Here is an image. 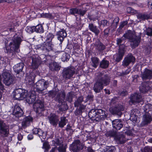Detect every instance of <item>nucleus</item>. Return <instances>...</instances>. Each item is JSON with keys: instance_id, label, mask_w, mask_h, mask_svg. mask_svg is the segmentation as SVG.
Returning a JSON list of instances; mask_svg holds the SVG:
<instances>
[{"instance_id": "1", "label": "nucleus", "mask_w": 152, "mask_h": 152, "mask_svg": "<svg viewBox=\"0 0 152 152\" xmlns=\"http://www.w3.org/2000/svg\"><path fill=\"white\" fill-rule=\"evenodd\" d=\"M96 79L93 87V90L96 93L100 92L104 86L109 85L110 82V77L108 75L102 72L98 74Z\"/></svg>"}, {"instance_id": "2", "label": "nucleus", "mask_w": 152, "mask_h": 152, "mask_svg": "<svg viewBox=\"0 0 152 152\" xmlns=\"http://www.w3.org/2000/svg\"><path fill=\"white\" fill-rule=\"evenodd\" d=\"M22 41L20 36L17 35H14L11 40L5 42V46L4 48L6 53L10 52L11 51L18 53L20 51L19 48Z\"/></svg>"}, {"instance_id": "3", "label": "nucleus", "mask_w": 152, "mask_h": 152, "mask_svg": "<svg viewBox=\"0 0 152 152\" xmlns=\"http://www.w3.org/2000/svg\"><path fill=\"white\" fill-rule=\"evenodd\" d=\"M126 39H128L130 42V45L132 48H134L137 47L140 42V37L136 36L135 34L131 31H129L124 34L122 38L117 39V45H121L123 40Z\"/></svg>"}, {"instance_id": "4", "label": "nucleus", "mask_w": 152, "mask_h": 152, "mask_svg": "<svg viewBox=\"0 0 152 152\" xmlns=\"http://www.w3.org/2000/svg\"><path fill=\"white\" fill-rule=\"evenodd\" d=\"M49 95L50 97L53 98L56 97V100L58 101L59 103L62 104L64 102V98L65 94L63 91L59 92V91L53 90L49 92Z\"/></svg>"}, {"instance_id": "5", "label": "nucleus", "mask_w": 152, "mask_h": 152, "mask_svg": "<svg viewBox=\"0 0 152 152\" xmlns=\"http://www.w3.org/2000/svg\"><path fill=\"white\" fill-rule=\"evenodd\" d=\"M47 57L46 55L42 54L40 55V56H37L35 58H33L32 64L33 68L34 69H36L41 63V62H46L47 60Z\"/></svg>"}, {"instance_id": "6", "label": "nucleus", "mask_w": 152, "mask_h": 152, "mask_svg": "<svg viewBox=\"0 0 152 152\" xmlns=\"http://www.w3.org/2000/svg\"><path fill=\"white\" fill-rule=\"evenodd\" d=\"M148 113L143 115V116L142 124L143 126L150 124L152 121V118L151 115H152V106H150L148 107V110L146 109V112Z\"/></svg>"}, {"instance_id": "7", "label": "nucleus", "mask_w": 152, "mask_h": 152, "mask_svg": "<svg viewBox=\"0 0 152 152\" xmlns=\"http://www.w3.org/2000/svg\"><path fill=\"white\" fill-rule=\"evenodd\" d=\"M48 83L44 80H38L34 86V88L39 93H42V91L47 88Z\"/></svg>"}, {"instance_id": "8", "label": "nucleus", "mask_w": 152, "mask_h": 152, "mask_svg": "<svg viewBox=\"0 0 152 152\" xmlns=\"http://www.w3.org/2000/svg\"><path fill=\"white\" fill-rule=\"evenodd\" d=\"M75 73V69L74 68L70 67L65 68L63 70L62 76L66 80L69 79L73 77Z\"/></svg>"}, {"instance_id": "9", "label": "nucleus", "mask_w": 152, "mask_h": 152, "mask_svg": "<svg viewBox=\"0 0 152 152\" xmlns=\"http://www.w3.org/2000/svg\"><path fill=\"white\" fill-rule=\"evenodd\" d=\"M24 90L21 88L17 89L15 90L13 98L18 100H22L26 97V92Z\"/></svg>"}, {"instance_id": "10", "label": "nucleus", "mask_w": 152, "mask_h": 152, "mask_svg": "<svg viewBox=\"0 0 152 152\" xmlns=\"http://www.w3.org/2000/svg\"><path fill=\"white\" fill-rule=\"evenodd\" d=\"M126 46L124 45H121L119 47L118 53L116 54L113 56V58L117 62H119L122 58L125 52Z\"/></svg>"}, {"instance_id": "11", "label": "nucleus", "mask_w": 152, "mask_h": 152, "mask_svg": "<svg viewBox=\"0 0 152 152\" xmlns=\"http://www.w3.org/2000/svg\"><path fill=\"white\" fill-rule=\"evenodd\" d=\"M33 107L34 110L37 113H40L44 110L43 103L40 100H37L34 103Z\"/></svg>"}, {"instance_id": "12", "label": "nucleus", "mask_w": 152, "mask_h": 152, "mask_svg": "<svg viewBox=\"0 0 152 152\" xmlns=\"http://www.w3.org/2000/svg\"><path fill=\"white\" fill-rule=\"evenodd\" d=\"M130 103L134 104L142 102L143 99L142 96L139 93H134L131 95L130 97Z\"/></svg>"}, {"instance_id": "13", "label": "nucleus", "mask_w": 152, "mask_h": 152, "mask_svg": "<svg viewBox=\"0 0 152 152\" xmlns=\"http://www.w3.org/2000/svg\"><path fill=\"white\" fill-rule=\"evenodd\" d=\"M27 102L29 104H31L34 102L37 98V95L35 92L31 91L27 96V93L26 94V97H25Z\"/></svg>"}, {"instance_id": "14", "label": "nucleus", "mask_w": 152, "mask_h": 152, "mask_svg": "<svg viewBox=\"0 0 152 152\" xmlns=\"http://www.w3.org/2000/svg\"><path fill=\"white\" fill-rule=\"evenodd\" d=\"M23 112V110L20 108L19 104H16L13 110L12 114L17 117H19L22 116Z\"/></svg>"}, {"instance_id": "15", "label": "nucleus", "mask_w": 152, "mask_h": 152, "mask_svg": "<svg viewBox=\"0 0 152 152\" xmlns=\"http://www.w3.org/2000/svg\"><path fill=\"white\" fill-rule=\"evenodd\" d=\"M124 108L123 106L118 105L117 107L110 109V112L113 114H116L119 116H121L122 115L121 111H123Z\"/></svg>"}, {"instance_id": "16", "label": "nucleus", "mask_w": 152, "mask_h": 152, "mask_svg": "<svg viewBox=\"0 0 152 152\" xmlns=\"http://www.w3.org/2000/svg\"><path fill=\"white\" fill-rule=\"evenodd\" d=\"M135 61L134 57L131 54H129L128 56L125 58L123 62L122 65L124 66H127L131 62L133 63Z\"/></svg>"}, {"instance_id": "17", "label": "nucleus", "mask_w": 152, "mask_h": 152, "mask_svg": "<svg viewBox=\"0 0 152 152\" xmlns=\"http://www.w3.org/2000/svg\"><path fill=\"white\" fill-rule=\"evenodd\" d=\"M53 44L52 42L45 41L41 45V48L43 50L49 51L53 50Z\"/></svg>"}, {"instance_id": "18", "label": "nucleus", "mask_w": 152, "mask_h": 152, "mask_svg": "<svg viewBox=\"0 0 152 152\" xmlns=\"http://www.w3.org/2000/svg\"><path fill=\"white\" fill-rule=\"evenodd\" d=\"M49 122L53 126H56L59 121L58 116L54 113H52L48 116Z\"/></svg>"}, {"instance_id": "19", "label": "nucleus", "mask_w": 152, "mask_h": 152, "mask_svg": "<svg viewBox=\"0 0 152 152\" xmlns=\"http://www.w3.org/2000/svg\"><path fill=\"white\" fill-rule=\"evenodd\" d=\"M141 77L143 80L151 79L152 78V71L145 69L142 73Z\"/></svg>"}, {"instance_id": "20", "label": "nucleus", "mask_w": 152, "mask_h": 152, "mask_svg": "<svg viewBox=\"0 0 152 152\" xmlns=\"http://www.w3.org/2000/svg\"><path fill=\"white\" fill-rule=\"evenodd\" d=\"M70 149L74 152H77L81 149V145L78 140H75L70 146Z\"/></svg>"}, {"instance_id": "21", "label": "nucleus", "mask_w": 152, "mask_h": 152, "mask_svg": "<svg viewBox=\"0 0 152 152\" xmlns=\"http://www.w3.org/2000/svg\"><path fill=\"white\" fill-rule=\"evenodd\" d=\"M33 118L29 116L24 118L22 122V126L23 128H26L29 126L32 122Z\"/></svg>"}, {"instance_id": "22", "label": "nucleus", "mask_w": 152, "mask_h": 152, "mask_svg": "<svg viewBox=\"0 0 152 152\" xmlns=\"http://www.w3.org/2000/svg\"><path fill=\"white\" fill-rule=\"evenodd\" d=\"M89 117L93 120H95L97 121L103 120L99 115L98 114L97 111L96 112L95 111H93L92 112H90L89 113Z\"/></svg>"}, {"instance_id": "23", "label": "nucleus", "mask_w": 152, "mask_h": 152, "mask_svg": "<svg viewBox=\"0 0 152 152\" xmlns=\"http://www.w3.org/2000/svg\"><path fill=\"white\" fill-rule=\"evenodd\" d=\"M113 126L117 130H119L123 126L122 122L119 119H115L112 121Z\"/></svg>"}, {"instance_id": "24", "label": "nucleus", "mask_w": 152, "mask_h": 152, "mask_svg": "<svg viewBox=\"0 0 152 152\" xmlns=\"http://www.w3.org/2000/svg\"><path fill=\"white\" fill-rule=\"evenodd\" d=\"M57 35L58 36V39L61 43L66 36L67 34L65 30L62 29L57 32Z\"/></svg>"}, {"instance_id": "25", "label": "nucleus", "mask_w": 152, "mask_h": 152, "mask_svg": "<svg viewBox=\"0 0 152 152\" xmlns=\"http://www.w3.org/2000/svg\"><path fill=\"white\" fill-rule=\"evenodd\" d=\"M24 66V64L23 63H20L15 65L13 67L14 71L18 74L22 71Z\"/></svg>"}, {"instance_id": "26", "label": "nucleus", "mask_w": 152, "mask_h": 152, "mask_svg": "<svg viewBox=\"0 0 152 152\" xmlns=\"http://www.w3.org/2000/svg\"><path fill=\"white\" fill-rule=\"evenodd\" d=\"M114 139L118 143L121 144L124 143L126 141L125 138L122 134L115 135Z\"/></svg>"}, {"instance_id": "27", "label": "nucleus", "mask_w": 152, "mask_h": 152, "mask_svg": "<svg viewBox=\"0 0 152 152\" xmlns=\"http://www.w3.org/2000/svg\"><path fill=\"white\" fill-rule=\"evenodd\" d=\"M0 129L2 132L7 133L9 131V127L2 120H0Z\"/></svg>"}, {"instance_id": "28", "label": "nucleus", "mask_w": 152, "mask_h": 152, "mask_svg": "<svg viewBox=\"0 0 152 152\" xmlns=\"http://www.w3.org/2000/svg\"><path fill=\"white\" fill-rule=\"evenodd\" d=\"M149 90L150 87L147 83H142L140 87V90L142 93L146 92Z\"/></svg>"}, {"instance_id": "29", "label": "nucleus", "mask_w": 152, "mask_h": 152, "mask_svg": "<svg viewBox=\"0 0 152 152\" xmlns=\"http://www.w3.org/2000/svg\"><path fill=\"white\" fill-rule=\"evenodd\" d=\"M88 28L90 30L94 33L96 36L98 35L100 32L99 30L97 28V27L92 23L89 24Z\"/></svg>"}, {"instance_id": "30", "label": "nucleus", "mask_w": 152, "mask_h": 152, "mask_svg": "<svg viewBox=\"0 0 152 152\" xmlns=\"http://www.w3.org/2000/svg\"><path fill=\"white\" fill-rule=\"evenodd\" d=\"M91 64L92 66L96 68L99 65V59L96 57L91 58Z\"/></svg>"}, {"instance_id": "31", "label": "nucleus", "mask_w": 152, "mask_h": 152, "mask_svg": "<svg viewBox=\"0 0 152 152\" xmlns=\"http://www.w3.org/2000/svg\"><path fill=\"white\" fill-rule=\"evenodd\" d=\"M49 68L52 71L58 70L60 69L59 65L56 62H53L50 64Z\"/></svg>"}, {"instance_id": "32", "label": "nucleus", "mask_w": 152, "mask_h": 152, "mask_svg": "<svg viewBox=\"0 0 152 152\" xmlns=\"http://www.w3.org/2000/svg\"><path fill=\"white\" fill-rule=\"evenodd\" d=\"M95 45L97 49L100 51H102L105 49V46L99 41L96 42Z\"/></svg>"}, {"instance_id": "33", "label": "nucleus", "mask_w": 152, "mask_h": 152, "mask_svg": "<svg viewBox=\"0 0 152 152\" xmlns=\"http://www.w3.org/2000/svg\"><path fill=\"white\" fill-rule=\"evenodd\" d=\"M2 75L3 80L13 77L11 74L10 72L7 70H3Z\"/></svg>"}, {"instance_id": "34", "label": "nucleus", "mask_w": 152, "mask_h": 152, "mask_svg": "<svg viewBox=\"0 0 152 152\" xmlns=\"http://www.w3.org/2000/svg\"><path fill=\"white\" fill-rule=\"evenodd\" d=\"M67 122L68 120L65 117H61L58 124L59 126V127L62 128L66 125Z\"/></svg>"}, {"instance_id": "35", "label": "nucleus", "mask_w": 152, "mask_h": 152, "mask_svg": "<svg viewBox=\"0 0 152 152\" xmlns=\"http://www.w3.org/2000/svg\"><path fill=\"white\" fill-rule=\"evenodd\" d=\"M109 65V61L104 59L100 62V66L101 68L105 69L108 67Z\"/></svg>"}, {"instance_id": "36", "label": "nucleus", "mask_w": 152, "mask_h": 152, "mask_svg": "<svg viewBox=\"0 0 152 152\" xmlns=\"http://www.w3.org/2000/svg\"><path fill=\"white\" fill-rule=\"evenodd\" d=\"M119 20V18L118 17H116L113 20L111 26L113 30L117 28Z\"/></svg>"}, {"instance_id": "37", "label": "nucleus", "mask_w": 152, "mask_h": 152, "mask_svg": "<svg viewBox=\"0 0 152 152\" xmlns=\"http://www.w3.org/2000/svg\"><path fill=\"white\" fill-rule=\"evenodd\" d=\"M34 31L37 33H42L44 31V29L42 25L39 24L34 26Z\"/></svg>"}, {"instance_id": "38", "label": "nucleus", "mask_w": 152, "mask_h": 152, "mask_svg": "<svg viewBox=\"0 0 152 152\" xmlns=\"http://www.w3.org/2000/svg\"><path fill=\"white\" fill-rule=\"evenodd\" d=\"M14 78L13 77L3 80L4 83L6 85L9 86L13 83Z\"/></svg>"}, {"instance_id": "39", "label": "nucleus", "mask_w": 152, "mask_h": 152, "mask_svg": "<svg viewBox=\"0 0 152 152\" xmlns=\"http://www.w3.org/2000/svg\"><path fill=\"white\" fill-rule=\"evenodd\" d=\"M83 96L79 97L74 102V104L75 107H78L81 104V102L83 101Z\"/></svg>"}, {"instance_id": "40", "label": "nucleus", "mask_w": 152, "mask_h": 152, "mask_svg": "<svg viewBox=\"0 0 152 152\" xmlns=\"http://www.w3.org/2000/svg\"><path fill=\"white\" fill-rule=\"evenodd\" d=\"M98 114L99 115L100 117L102 118V120H104L106 118L107 115L105 113V112L102 109L98 110L97 111Z\"/></svg>"}, {"instance_id": "41", "label": "nucleus", "mask_w": 152, "mask_h": 152, "mask_svg": "<svg viewBox=\"0 0 152 152\" xmlns=\"http://www.w3.org/2000/svg\"><path fill=\"white\" fill-rule=\"evenodd\" d=\"M115 148L114 146L106 147L102 152H115Z\"/></svg>"}, {"instance_id": "42", "label": "nucleus", "mask_w": 152, "mask_h": 152, "mask_svg": "<svg viewBox=\"0 0 152 152\" xmlns=\"http://www.w3.org/2000/svg\"><path fill=\"white\" fill-rule=\"evenodd\" d=\"M137 17L139 19H148L149 18V16L148 15L141 13L137 15Z\"/></svg>"}, {"instance_id": "43", "label": "nucleus", "mask_w": 152, "mask_h": 152, "mask_svg": "<svg viewBox=\"0 0 152 152\" xmlns=\"http://www.w3.org/2000/svg\"><path fill=\"white\" fill-rule=\"evenodd\" d=\"M79 106V108L76 110V112L77 114H80L82 113V111L84 110L86 108V106L83 104H80Z\"/></svg>"}, {"instance_id": "44", "label": "nucleus", "mask_w": 152, "mask_h": 152, "mask_svg": "<svg viewBox=\"0 0 152 152\" xmlns=\"http://www.w3.org/2000/svg\"><path fill=\"white\" fill-rule=\"evenodd\" d=\"M69 58V55L66 53H64L61 57V60L64 62L67 61Z\"/></svg>"}, {"instance_id": "45", "label": "nucleus", "mask_w": 152, "mask_h": 152, "mask_svg": "<svg viewBox=\"0 0 152 152\" xmlns=\"http://www.w3.org/2000/svg\"><path fill=\"white\" fill-rule=\"evenodd\" d=\"M25 31L28 33H31L34 31V26H27L25 28Z\"/></svg>"}, {"instance_id": "46", "label": "nucleus", "mask_w": 152, "mask_h": 152, "mask_svg": "<svg viewBox=\"0 0 152 152\" xmlns=\"http://www.w3.org/2000/svg\"><path fill=\"white\" fill-rule=\"evenodd\" d=\"M54 36L52 33H49L46 37V41L52 42V39L54 38Z\"/></svg>"}, {"instance_id": "47", "label": "nucleus", "mask_w": 152, "mask_h": 152, "mask_svg": "<svg viewBox=\"0 0 152 152\" xmlns=\"http://www.w3.org/2000/svg\"><path fill=\"white\" fill-rule=\"evenodd\" d=\"M78 9L76 8H72L69 10V13L71 14L75 15V14H78Z\"/></svg>"}, {"instance_id": "48", "label": "nucleus", "mask_w": 152, "mask_h": 152, "mask_svg": "<svg viewBox=\"0 0 152 152\" xmlns=\"http://www.w3.org/2000/svg\"><path fill=\"white\" fill-rule=\"evenodd\" d=\"M44 18H52V15L49 13H43L41 15Z\"/></svg>"}, {"instance_id": "49", "label": "nucleus", "mask_w": 152, "mask_h": 152, "mask_svg": "<svg viewBox=\"0 0 152 152\" xmlns=\"http://www.w3.org/2000/svg\"><path fill=\"white\" fill-rule=\"evenodd\" d=\"M66 100L69 102H72V96L70 93H69L67 94Z\"/></svg>"}, {"instance_id": "50", "label": "nucleus", "mask_w": 152, "mask_h": 152, "mask_svg": "<svg viewBox=\"0 0 152 152\" xmlns=\"http://www.w3.org/2000/svg\"><path fill=\"white\" fill-rule=\"evenodd\" d=\"M66 150V146L61 145L58 148V150L60 152H65Z\"/></svg>"}, {"instance_id": "51", "label": "nucleus", "mask_w": 152, "mask_h": 152, "mask_svg": "<svg viewBox=\"0 0 152 152\" xmlns=\"http://www.w3.org/2000/svg\"><path fill=\"white\" fill-rule=\"evenodd\" d=\"M124 133H132L134 132V130L130 128L126 127L125 129Z\"/></svg>"}, {"instance_id": "52", "label": "nucleus", "mask_w": 152, "mask_h": 152, "mask_svg": "<svg viewBox=\"0 0 152 152\" xmlns=\"http://www.w3.org/2000/svg\"><path fill=\"white\" fill-rule=\"evenodd\" d=\"M39 136L42 141V139H45L46 138V134H35Z\"/></svg>"}, {"instance_id": "53", "label": "nucleus", "mask_w": 152, "mask_h": 152, "mask_svg": "<svg viewBox=\"0 0 152 152\" xmlns=\"http://www.w3.org/2000/svg\"><path fill=\"white\" fill-rule=\"evenodd\" d=\"M43 148H44L46 151L48 150L49 149V145L47 142H44L43 144Z\"/></svg>"}, {"instance_id": "54", "label": "nucleus", "mask_w": 152, "mask_h": 152, "mask_svg": "<svg viewBox=\"0 0 152 152\" xmlns=\"http://www.w3.org/2000/svg\"><path fill=\"white\" fill-rule=\"evenodd\" d=\"M146 34L149 36H152V28H148L146 30Z\"/></svg>"}, {"instance_id": "55", "label": "nucleus", "mask_w": 152, "mask_h": 152, "mask_svg": "<svg viewBox=\"0 0 152 152\" xmlns=\"http://www.w3.org/2000/svg\"><path fill=\"white\" fill-rule=\"evenodd\" d=\"M131 71V69L130 68H128L124 72H122V73H121V76L126 75L129 73Z\"/></svg>"}, {"instance_id": "56", "label": "nucleus", "mask_w": 152, "mask_h": 152, "mask_svg": "<svg viewBox=\"0 0 152 152\" xmlns=\"http://www.w3.org/2000/svg\"><path fill=\"white\" fill-rule=\"evenodd\" d=\"M127 23L128 22L127 21H125L121 22L119 26V28L122 29L125 26L127 25Z\"/></svg>"}, {"instance_id": "57", "label": "nucleus", "mask_w": 152, "mask_h": 152, "mask_svg": "<svg viewBox=\"0 0 152 152\" xmlns=\"http://www.w3.org/2000/svg\"><path fill=\"white\" fill-rule=\"evenodd\" d=\"M42 132V130L41 129L35 128L33 129V133H39Z\"/></svg>"}, {"instance_id": "58", "label": "nucleus", "mask_w": 152, "mask_h": 152, "mask_svg": "<svg viewBox=\"0 0 152 152\" xmlns=\"http://www.w3.org/2000/svg\"><path fill=\"white\" fill-rule=\"evenodd\" d=\"M139 77L138 75H135L132 76L133 78L132 81L136 83L137 81V78Z\"/></svg>"}, {"instance_id": "59", "label": "nucleus", "mask_w": 152, "mask_h": 152, "mask_svg": "<svg viewBox=\"0 0 152 152\" xmlns=\"http://www.w3.org/2000/svg\"><path fill=\"white\" fill-rule=\"evenodd\" d=\"M93 98V96L91 94L88 95L86 97V102H87L88 100H92Z\"/></svg>"}, {"instance_id": "60", "label": "nucleus", "mask_w": 152, "mask_h": 152, "mask_svg": "<svg viewBox=\"0 0 152 152\" xmlns=\"http://www.w3.org/2000/svg\"><path fill=\"white\" fill-rule=\"evenodd\" d=\"M86 12V11L80 9L78 10V14H80L81 15L83 16L85 14Z\"/></svg>"}, {"instance_id": "61", "label": "nucleus", "mask_w": 152, "mask_h": 152, "mask_svg": "<svg viewBox=\"0 0 152 152\" xmlns=\"http://www.w3.org/2000/svg\"><path fill=\"white\" fill-rule=\"evenodd\" d=\"M142 152H152V150L148 147H145L144 149V151Z\"/></svg>"}, {"instance_id": "62", "label": "nucleus", "mask_w": 152, "mask_h": 152, "mask_svg": "<svg viewBox=\"0 0 152 152\" xmlns=\"http://www.w3.org/2000/svg\"><path fill=\"white\" fill-rule=\"evenodd\" d=\"M107 21L106 20H103L101 21V24L103 25V26H105L107 25Z\"/></svg>"}, {"instance_id": "63", "label": "nucleus", "mask_w": 152, "mask_h": 152, "mask_svg": "<svg viewBox=\"0 0 152 152\" xmlns=\"http://www.w3.org/2000/svg\"><path fill=\"white\" fill-rule=\"evenodd\" d=\"M120 94L121 95L124 96L127 94V92L126 91H121Z\"/></svg>"}, {"instance_id": "64", "label": "nucleus", "mask_w": 152, "mask_h": 152, "mask_svg": "<svg viewBox=\"0 0 152 152\" xmlns=\"http://www.w3.org/2000/svg\"><path fill=\"white\" fill-rule=\"evenodd\" d=\"M148 6L152 9V0H148Z\"/></svg>"}]
</instances>
